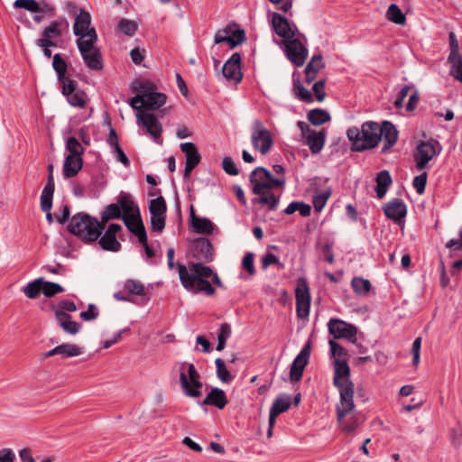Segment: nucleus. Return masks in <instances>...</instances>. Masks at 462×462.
I'll list each match as a JSON object with an SVG mask.
<instances>
[{
  "instance_id": "nucleus-1",
  "label": "nucleus",
  "mask_w": 462,
  "mask_h": 462,
  "mask_svg": "<svg viewBox=\"0 0 462 462\" xmlns=\"http://www.w3.org/2000/svg\"><path fill=\"white\" fill-rule=\"evenodd\" d=\"M332 365L334 367L333 384L338 390L340 400L337 405V418L343 430L352 432L357 427V421L346 424L344 419L355 408L354 383L350 380V367L347 364L346 348H330Z\"/></svg>"
},
{
  "instance_id": "nucleus-2",
  "label": "nucleus",
  "mask_w": 462,
  "mask_h": 462,
  "mask_svg": "<svg viewBox=\"0 0 462 462\" xmlns=\"http://www.w3.org/2000/svg\"><path fill=\"white\" fill-rule=\"evenodd\" d=\"M346 136L352 143V150L355 152L374 149L383 141L382 152H386L396 143L398 131L390 121H383L382 124L367 121L363 123L360 128H348Z\"/></svg>"
},
{
  "instance_id": "nucleus-3",
  "label": "nucleus",
  "mask_w": 462,
  "mask_h": 462,
  "mask_svg": "<svg viewBox=\"0 0 462 462\" xmlns=\"http://www.w3.org/2000/svg\"><path fill=\"white\" fill-rule=\"evenodd\" d=\"M180 280L183 287L193 293H204L211 296L215 293L211 282L217 287L222 282L217 273L201 263H189V266L178 265Z\"/></svg>"
},
{
  "instance_id": "nucleus-4",
  "label": "nucleus",
  "mask_w": 462,
  "mask_h": 462,
  "mask_svg": "<svg viewBox=\"0 0 462 462\" xmlns=\"http://www.w3.org/2000/svg\"><path fill=\"white\" fill-rule=\"evenodd\" d=\"M250 181L254 193L259 196L257 201L267 205L271 210H274L277 208L279 197H276L271 189L282 186L285 180L273 178L271 172L263 167H257L252 171Z\"/></svg>"
},
{
  "instance_id": "nucleus-5",
  "label": "nucleus",
  "mask_w": 462,
  "mask_h": 462,
  "mask_svg": "<svg viewBox=\"0 0 462 462\" xmlns=\"http://www.w3.org/2000/svg\"><path fill=\"white\" fill-rule=\"evenodd\" d=\"M134 90L138 91V94L132 97L129 102L134 110L139 111L142 108L156 110L166 103V95L155 91V87L152 83L148 81L139 82L134 87Z\"/></svg>"
},
{
  "instance_id": "nucleus-6",
  "label": "nucleus",
  "mask_w": 462,
  "mask_h": 462,
  "mask_svg": "<svg viewBox=\"0 0 462 462\" xmlns=\"http://www.w3.org/2000/svg\"><path fill=\"white\" fill-rule=\"evenodd\" d=\"M68 228L70 233L87 242L96 241L102 233L98 220L86 213L74 215Z\"/></svg>"
},
{
  "instance_id": "nucleus-7",
  "label": "nucleus",
  "mask_w": 462,
  "mask_h": 462,
  "mask_svg": "<svg viewBox=\"0 0 462 462\" xmlns=\"http://www.w3.org/2000/svg\"><path fill=\"white\" fill-rule=\"evenodd\" d=\"M441 152L442 146L440 143L434 138L419 141L412 152L414 162L412 171H420L428 169L430 162L439 156Z\"/></svg>"
},
{
  "instance_id": "nucleus-8",
  "label": "nucleus",
  "mask_w": 462,
  "mask_h": 462,
  "mask_svg": "<svg viewBox=\"0 0 462 462\" xmlns=\"http://www.w3.org/2000/svg\"><path fill=\"white\" fill-rule=\"evenodd\" d=\"M180 382L184 393L192 398L201 396L202 383L199 381V374L194 365L181 364L180 372Z\"/></svg>"
},
{
  "instance_id": "nucleus-9",
  "label": "nucleus",
  "mask_w": 462,
  "mask_h": 462,
  "mask_svg": "<svg viewBox=\"0 0 462 462\" xmlns=\"http://www.w3.org/2000/svg\"><path fill=\"white\" fill-rule=\"evenodd\" d=\"M251 143L254 149L262 155L267 154L273 145V138L271 132L265 128L263 123L259 119L253 122Z\"/></svg>"
},
{
  "instance_id": "nucleus-10",
  "label": "nucleus",
  "mask_w": 462,
  "mask_h": 462,
  "mask_svg": "<svg viewBox=\"0 0 462 462\" xmlns=\"http://www.w3.org/2000/svg\"><path fill=\"white\" fill-rule=\"evenodd\" d=\"M97 40L76 42L79 51L86 64L92 70L103 69V59L99 48L97 46Z\"/></svg>"
},
{
  "instance_id": "nucleus-11",
  "label": "nucleus",
  "mask_w": 462,
  "mask_h": 462,
  "mask_svg": "<svg viewBox=\"0 0 462 462\" xmlns=\"http://www.w3.org/2000/svg\"><path fill=\"white\" fill-rule=\"evenodd\" d=\"M91 15L88 12L80 9L73 23V33L76 42L98 40L96 29L91 24Z\"/></svg>"
},
{
  "instance_id": "nucleus-12",
  "label": "nucleus",
  "mask_w": 462,
  "mask_h": 462,
  "mask_svg": "<svg viewBox=\"0 0 462 462\" xmlns=\"http://www.w3.org/2000/svg\"><path fill=\"white\" fill-rule=\"evenodd\" d=\"M297 125L301 132L304 143L310 147L312 153H319L324 147L326 132L324 130L317 132L311 129L310 125L303 121H299Z\"/></svg>"
},
{
  "instance_id": "nucleus-13",
  "label": "nucleus",
  "mask_w": 462,
  "mask_h": 462,
  "mask_svg": "<svg viewBox=\"0 0 462 462\" xmlns=\"http://www.w3.org/2000/svg\"><path fill=\"white\" fill-rule=\"evenodd\" d=\"M297 315L300 319L310 314V293L308 282L305 278H298L295 289Z\"/></svg>"
},
{
  "instance_id": "nucleus-14",
  "label": "nucleus",
  "mask_w": 462,
  "mask_h": 462,
  "mask_svg": "<svg viewBox=\"0 0 462 462\" xmlns=\"http://www.w3.org/2000/svg\"><path fill=\"white\" fill-rule=\"evenodd\" d=\"M137 124L151 135L156 143L162 144V125L153 114L139 112L136 114Z\"/></svg>"
},
{
  "instance_id": "nucleus-15",
  "label": "nucleus",
  "mask_w": 462,
  "mask_h": 462,
  "mask_svg": "<svg viewBox=\"0 0 462 462\" xmlns=\"http://www.w3.org/2000/svg\"><path fill=\"white\" fill-rule=\"evenodd\" d=\"M245 41V33L242 29H235L233 25H226L218 30L214 36V42L219 44L226 42L231 49L238 46Z\"/></svg>"
},
{
  "instance_id": "nucleus-16",
  "label": "nucleus",
  "mask_w": 462,
  "mask_h": 462,
  "mask_svg": "<svg viewBox=\"0 0 462 462\" xmlns=\"http://www.w3.org/2000/svg\"><path fill=\"white\" fill-rule=\"evenodd\" d=\"M61 93L67 97V101L72 106L83 108L87 104L88 96L84 90L78 88V83L75 80L64 83Z\"/></svg>"
},
{
  "instance_id": "nucleus-17",
  "label": "nucleus",
  "mask_w": 462,
  "mask_h": 462,
  "mask_svg": "<svg viewBox=\"0 0 462 462\" xmlns=\"http://www.w3.org/2000/svg\"><path fill=\"white\" fill-rule=\"evenodd\" d=\"M328 330L336 338H345L351 344H356L357 329L351 324L339 319H331L328 323Z\"/></svg>"
},
{
  "instance_id": "nucleus-18",
  "label": "nucleus",
  "mask_w": 462,
  "mask_h": 462,
  "mask_svg": "<svg viewBox=\"0 0 462 462\" xmlns=\"http://www.w3.org/2000/svg\"><path fill=\"white\" fill-rule=\"evenodd\" d=\"M284 45L287 58L297 67L302 66L308 57V50L301 42L292 38L284 42Z\"/></svg>"
},
{
  "instance_id": "nucleus-19",
  "label": "nucleus",
  "mask_w": 462,
  "mask_h": 462,
  "mask_svg": "<svg viewBox=\"0 0 462 462\" xmlns=\"http://www.w3.org/2000/svg\"><path fill=\"white\" fill-rule=\"evenodd\" d=\"M271 23L275 33L283 39V42L295 37V29L287 18L279 13H272Z\"/></svg>"
},
{
  "instance_id": "nucleus-20",
  "label": "nucleus",
  "mask_w": 462,
  "mask_h": 462,
  "mask_svg": "<svg viewBox=\"0 0 462 462\" xmlns=\"http://www.w3.org/2000/svg\"><path fill=\"white\" fill-rule=\"evenodd\" d=\"M61 25V20H56L49 23L42 32V38L38 39L36 42L37 46L39 47H56L57 43L55 42L56 39L61 37L62 32L60 29Z\"/></svg>"
},
{
  "instance_id": "nucleus-21",
  "label": "nucleus",
  "mask_w": 462,
  "mask_h": 462,
  "mask_svg": "<svg viewBox=\"0 0 462 462\" xmlns=\"http://www.w3.org/2000/svg\"><path fill=\"white\" fill-rule=\"evenodd\" d=\"M14 6L31 13H41L48 16H53L55 14L54 6L44 0L40 2L36 0H15Z\"/></svg>"
},
{
  "instance_id": "nucleus-22",
  "label": "nucleus",
  "mask_w": 462,
  "mask_h": 462,
  "mask_svg": "<svg viewBox=\"0 0 462 462\" xmlns=\"http://www.w3.org/2000/svg\"><path fill=\"white\" fill-rule=\"evenodd\" d=\"M122 230L119 224H110L102 236H99V245L106 251L118 252L121 244L116 239V235Z\"/></svg>"
},
{
  "instance_id": "nucleus-23",
  "label": "nucleus",
  "mask_w": 462,
  "mask_h": 462,
  "mask_svg": "<svg viewBox=\"0 0 462 462\" xmlns=\"http://www.w3.org/2000/svg\"><path fill=\"white\" fill-rule=\"evenodd\" d=\"M192 256L199 261L210 262L214 252L210 241L206 237H199L193 241L191 245Z\"/></svg>"
},
{
  "instance_id": "nucleus-24",
  "label": "nucleus",
  "mask_w": 462,
  "mask_h": 462,
  "mask_svg": "<svg viewBox=\"0 0 462 462\" xmlns=\"http://www.w3.org/2000/svg\"><path fill=\"white\" fill-rule=\"evenodd\" d=\"M311 348H302L293 360L290 368V379L298 382L301 379L303 371L310 362Z\"/></svg>"
},
{
  "instance_id": "nucleus-25",
  "label": "nucleus",
  "mask_w": 462,
  "mask_h": 462,
  "mask_svg": "<svg viewBox=\"0 0 462 462\" xmlns=\"http://www.w3.org/2000/svg\"><path fill=\"white\" fill-rule=\"evenodd\" d=\"M241 56L239 53H233L223 66V75L230 81L238 83L241 81L243 74L241 71Z\"/></svg>"
},
{
  "instance_id": "nucleus-26",
  "label": "nucleus",
  "mask_w": 462,
  "mask_h": 462,
  "mask_svg": "<svg viewBox=\"0 0 462 462\" xmlns=\"http://www.w3.org/2000/svg\"><path fill=\"white\" fill-rule=\"evenodd\" d=\"M383 212L386 217L394 222L398 223L401 229L403 230V218H404V204L401 199H394L387 202L383 207Z\"/></svg>"
},
{
  "instance_id": "nucleus-27",
  "label": "nucleus",
  "mask_w": 462,
  "mask_h": 462,
  "mask_svg": "<svg viewBox=\"0 0 462 462\" xmlns=\"http://www.w3.org/2000/svg\"><path fill=\"white\" fill-rule=\"evenodd\" d=\"M122 219L128 230L137 236L139 242H145L146 231L141 219L140 212L134 215L122 216Z\"/></svg>"
},
{
  "instance_id": "nucleus-28",
  "label": "nucleus",
  "mask_w": 462,
  "mask_h": 462,
  "mask_svg": "<svg viewBox=\"0 0 462 462\" xmlns=\"http://www.w3.org/2000/svg\"><path fill=\"white\" fill-rule=\"evenodd\" d=\"M291 406V396L282 395L277 397L270 409L269 414V424L273 428L275 424L276 418L281 414L289 410Z\"/></svg>"
},
{
  "instance_id": "nucleus-29",
  "label": "nucleus",
  "mask_w": 462,
  "mask_h": 462,
  "mask_svg": "<svg viewBox=\"0 0 462 462\" xmlns=\"http://www.w3.org/2000/svg\"><path fill=\"white\" fill-rule=\"evenodd\" d=\"M83 160L82 157L66 156L63 163V175L65 178L69 179L75 177L82 169Z\"/></svg>"
},
{
  "instance_id": "nucleus-30",
  "label": "nucleus",
  "mask_w": 462,
  "mask_h": 462,
  "mask_svg": "<svg viewBox=\"0 0 462 462\" xmlns=\"http://www.w3.org/2000/svg\"><path fill=\"white\" fill-rule=\"evenodd\" d=\"M226 403L227 398L225 392L219 388H213L203 400L201 404L212 405L218 409H223Z\"/></svg>"
},
{
  "instance_id": "nucleus-31",
  "label": "nucleus",
  "mask_w": 462,
  "mask_h": 462,
  "mask_svg": "<svg viewBox=\"0 0 462 462\" xmlns=\"http://www.w3.org/2000/svg\"><path fill=\"white\" fill-rule=\"evenodd\" d=\"M190 221L193 230L198 234L209 235L213 232V224L208 218L199 217L195 215L193 208H190Z\"/></svg>"
},
{
  "instance_id": "nucleus-32",
  "label": "nucleus",
  "mask_w": 462,
  "mask_h": 462,
  "mask_svg": "<svg viewBox=\"0 0 462 462\" xmlns=\"http://www.w3.org/2000/svg\"><path fill=\"white\" fill-rule=\"evenodd\" d=\"M376 186L375 192L378 199H383L390 185L392 184V178L388 171H380L375 178Z\"/></svg>"
},
{
  "instance_id": "nucleus-33",
  "label": "nucleus",
  "mask_w": 462,
  "mask_h": 462,
  "mask_svg": "<svg viewBox=\"0 0 462 462\" xmlns=\"http://www.w3.org/2000/svg\"><path fill=\"white\" fill-rule=\"evenodd\" d=\"M117 203L120 207L122 216L134 215L140 212L138 206L128 194L121 193Z\"/></svg>"
},
{
  "instance_id": "nucleus-34",
  "label": "nucleus",
  "mask_w": 462,
  "mask_h": 462,
  "mask_svg": "<svg viewBox=\"0 0 462 462\" xmlns=\"http://www.w3.org/2000/svg\"><path fill=\"white\" fill-rule=\"evenodd\" d=\"M54 186L53 176H48L47 183L41 195L42 210H48L49 208H51Z\"/></svg>"
},
{
  "instance_id": "nucleus-35",
  "label": "nucleus",
  "mask_w": 462,
  "mask_h": 462,
  "mask_svg": "<svg viewBox=\"0 0 462 462\" xmlns=\"http://www.w3.org/2000/svg\"><path fill=\"white\" fill-rule=\"evenodd\" d=\"M52 67L55 72L57 73L58 80L63 85L67 81H71L72 79L66 77L67 72V63L62 59L61 55L57 53L53 56Z\"/></svg>"
},
{
  "instance_id": "nucleus-36",
  "label": "nucleus",
  "mask_w": 462,
  "mask_h": 462,
  "mask_svg": "<svg viewBox=\"0 0 462 462\" xmlns=\"http://www.w3.org/2000/svg\"><path fill=\"white\" fill-rule=\"evenodd\" d=\"M56 317L60 326L65 331L69 332L71 334H75L78 332L79 328V324L77 323L76 321L71 320V318L69 314H67L64 311H56Z\"/></svg>"
},
{
  "instance_id": "nucleus-37",
  "label": "nucleus",
  "mask_w": 462,
  "mask_h": 462,
  "mask_svg": "<svg viewBox=\"0 0 462 462\" xmlns=\"http://www.w3.org/2000/svg\"><path fill=\"white\" fill-rule=\"evenodd\" d=\"M82 354L81 348H52L44 353L42 356L48 358L54 356H60L61 359L77 356Z\"/></svg>"
},
{
  "instance_id": "nucleus-38",
  "label": "nucleus",
  "mask_w": 462,
  "mask_h": 462,
  "mask_svg": "<svg viewBox=\"0 0 462 462\" xmlns=\"http://www.w3.org/2000/svg\"><path fill=\"white\" fill-rule=\"evenodd\" d=\"M181 151L186 155V162L199 164L200 162V155L198 152L196 145L192 143H183L180 144Z\"/></svg>"
},
{
  "instance_id": "nucleus-39",
  "label": "nucleus",
  "mask_w": 462,
  "mask_h": 462,
  "mask_svg": "<svg viewBox=\"0 0 462 462\" xmlns=\"http://www.w3.org/2000/svg\"><path fill=\"white\" fill-rule=\"evenodd\" d=\"M308 120L314 125H321L330 120L329 114L319 108L312 109L308 113Z\"/></svg>"
},
{
  "instance_id": "nucleus-40",
  "label": "nucleus",
  "mask_w": 462,
  "mask_h": 462,
  "mask_svg": "<svg viewBox=\"0 0 462 462\" xmlns=\"http://www.w3.org/2000/svg\"><path fill=\"white\" fill-rule=\"evenodd\" d=\"M448 61L451 64L450 74L462 82V57L460 54H449Z\"/></svg>"
},
{
  "instance_id": "nucleus-41",
  "label": "nucleus",
  "mask_w": 462,
  "mask_h": 462,
  "mask_svg": "<svg viewBox=\"0 0 462 462\" xmlns=\"http://www.w3.org/2000/svg\"><path fill=\"white\" fill-rule=\"evenodd\" d=\"M149 210L152 216H165L167 210L165 199L162 196L152 199L150 201Z\"/></svg>"
},
{
  "instance_id": "nucleus-42",
  "label": "nucleus",
  "mask_w": 462,
  "mask_h": 462,
  "mask_svg": "<svg viewBox=\"0 0 462 462\" xmlns=\"http://www.w3.org/2000/svg\"><path fill=\"white\" fill-rule=\"evenodd\" d=\"M351 285L354 291L361 296L366 295L371 290V282L361 277H355L351 282Z\"/></svg>"
},
{
  "instance_id": "nucleus-43",
  "label": "nucleus",
  "mask_w": 462,
  "mask_h": 462,
  "mask_svg": "<svg viewBox=\"0 0 462 462\" xmlns=\"http://www.w3.org/2000/svg\"><path fill=\"white\" fill-rule=\"evenodd\" d=\"M124 288L131 295H136V296L145 295L144 285L137 280H134V279L127 280L124 284Z\"/></svg>"
},
{
  "instance_id": "nucleus-44",
  "label": "nucleus",
  "mask_w": 462,
  "mask_h": 462,
  "mask_svg": "<svg viewBox=\"0 0 462 462\" xmlns=\"http://www.w3.org/2000/svg\"><path fill=\"white\" fill-rule=\"evenodd\" d=\"M386 17L394 23L404 24V14L395 4L390 5L386 12Z\"/></svg>"
},
{
  "instance_id": "nucleus-45",
  "label": "nucleus",
  "mask_w": 462,
  "mask_h": 462,
  "mask_svg": "<svg viewBox=\"0 0 462 462\" xmlns=\"http://www.w3.org/2000/svg\"><path fill=\"white\" fill-rule=\"evenodd\" d=\"M42 289V278H38L29 282L24 288L23 292L29 299H35Z\"/></svg>"
},
{
  "instance_id": "nucleus-46",
  "label": "nucleus",
  "mask_w": 462,
  "mask_h": 462,
  "mask_svg": "<svg viewBox=\"0 0 462 462\" xmlns=\"http://www.w3.org/2000/svg\"><path fill=\"white\" fill-rule=\"evenodd\" d=\"M66 149L69 152V156L82 157L84 148L75 137H69L66 141Z\"/></svg>"
},
{
  "instance_id": "nucleus-47",
  "label": "nucleus",
  "mask_w": 462,
  "mask_h": 462,
  "mask_svg": "<svg viewBox=\"0 0 462 462\" xmlns=\"http://www.w3.org/2000/svg\"><path fill=\"white\" fill-rule=\"evenodd\" d=\"M215 363L217 366V377L223 383H230L232 381V375L230 372L226 369L224 360L221 358H217Z\"/></svg>"
},
{
  "instance_id": "nucleus-48",
  "label": "nucleus",
  "mask_w": 462,
  "mask_h": 462,
  "mask_svg": "<svg viewBox=\"0 0 462 462\" xmlns=\"http://www.w3.org/2000/svg\"><path fill=\"white\" fill-rule=\"evenodd\" d=\"M331 194L330 190H323L318 192L313 197V206L316 211L319 212L325 207L329 196Z\"/></svg>"
},
{
  "instance_id": "nucleus-49",
  "label": "nucleus",
  "mask_w": 462,
  "mask_h": 462,
  "mask_svg": "<svg viewBox=\"0 0 462 462\" xmlns=\"http://www.w3.org/2000/svg\"><path fill=\"white\" fill-rule=\"evenodd\" d=\"M419 174L414 177L412 180V186L416 189L418 194H422L425 190L427 179H428V173L426 170L418 171Z\"/></svg>"
},
{
  "instance_id": "nucleus-50",
  "label": "nucleus",
  "mask_w": 462,
  "mask_h": 462,
  "mask_svg": "<svg viewBox=\"0 0 462 462\" xmlns=\"http://www.w3.org/2000/svg\"><path fill=\"white\" fill-rule=\"evenodd\" d=\"M42 291L46 297H51L55 294L63 292L64 289L58 283L42 281Z\"/></svg>"
},
{
  "instance_id": "nucleus-51",
  "label": "nucleus",
  "mask_w": 462,
  "mask_h": 462,
  "mask_svg": "<svg viewBox=\"0 0 462 462\" xmlns=\"http://www.w3.org/2000/svg\"><path fill=\"white\" fill-rule=\"evenodd\" d=\"M118 28L125 34V35H128V36H133L136 30H137V25L133 21H130V20H126V19H123L119 22L118 23Z\"/></svg>"
},
{
  "instance_id": "nucleus-52",
  "label": "nucleus",
  "mask_w": 462,
  "mask_h": 462,
  "mask_svg": "<svg viewBox=\"0 0 462 462\" xmlns=\"http://www.w3.org/2000/svg\"><path fill=\"white\" fill-rule=\"evenodd\" d=\"M262 267L266 270L271 264H276L280 269L284 268V264L282 263L279 259L273 254H266L262 257L261 260Z\"/></svg>"
},
{
  "instance_id": "nucleus-53",
  "label": "nucleus",
  "mask_w": 462,
  "mask_h": 462,
  "mask_svg": "<svg viewBox=\"0 0 462 462\" xmlns=\"http://www.w3.org/2000/svg\"><path fill=\"white\" fill-rule=\"evenodd\" d=\"M224 171L231 176H236L239 174V170L231 157H225L222 162Z\"/></svg>"
},
{
  "instance_id": "nucleus-54",
  "label": "nucleus",
  "mask_w": 462,
  "mask_h": 462,
  "mask_svg": "<svg viewBox=\"0 0 462 462\" xmlns=\"http://www.w3.org/2000/svg\"><path fill=\"white\" fill-rule=\"evenodd\" d=\"M231 336V328L228 324H222L217 335V346H224L226 339Z\"/></svg>"
},
{
  "instance_id": "nucleus-55",
  "label": "nucleus",
  "mask_w": 462,
  "mask_h": 462,
  "mask_svg": "<svg viewBox=\"0 0 462 462\" xmlns=\"http://www.w3.org/2000/svg\"><path fill=\"white\" fill-rule=\"evenodd\" d=\"M446 247L450 250V256L453 257L455 253L462 249V229L459 230V238L450 239L446 244Z\"/></svg>"
},
{
  "instance_id": "nucleus-56",
  "label": "nucleus",
  "mask_w": 462,
  "mask_h": 462,
  "mask_svg": "<svg viewBox=\"0 0 462 462\" xmlns=\"http://www.w3.org/2000/svg\"><path fill=\"white\" fill-rule=\"evenodd\" d=\"M312 91L317 100L322 102L326 97L325 80L317 81L312 87Z\"/></svg>"
},
{
  "instance_id": "nucleus-57",
  "label": "nucleus",
  "mask_w": 462,
  "mask_h": 462,
  "mask_svg": "<svg viewBox=\"0 0 462 462\" xmlns=\"http://www.w3.org/2000/svg\"><path fill=\"white\" fill-rule=\"evenodd\" d=\"M426 398L423 393H417L410 401V403L406 404V411H411L417 408H420L425 402Z\"/></svg>"
},
{
  "instance_id": "nucleus-58",
  "label": "nucleus",
  "mask_w": 462,
  "mask_h": 462,
  "mask_svg": "<svg viewBox=\"0 0 462 462\" xmlns=\"http://www.w3.org/2000/svg\"><path fill=\"white\" fill-rule=\"evenodd\" d=\"M106 213V217L117 219L122 217V213L118 203L109 204L104 210Z\"/></svg>"
},
{
  "instance_id": "nucleus-59",
  "label": "nucleus",
  "mask_w": 462,
  "mask_h": 462,
  "mask_svg": "<svg viewBox=\"0 0 462 462\" xmlns=\"http://www.w3.org/2000/svg\"><path fill=\"white\" fill-rule=\"evenodd\" d=\"M295 95L304 102H311V93L304 88L301 84L295 86Z\"/></svg>"
},
{
  "instance_id": "nucleus-60",
  "label": "nucleus",
  "mask_w": 462,
  "mask_h": 462,
  "mask_svg": "<svg viewBox=\"0 0 462 462\" xmlns=\"http://www.w3.org/2000/svg\"><path fill=\"white\" fill-rule=\"evenodd\" d=\"M243 268L245 269L250 275H254L255 273V269L254 266V254L247 253L242 262Z\"/></svg>"
},
{
  "instance_id": "nucleus-61",
  "label": "nucleus",
  "mask_w": 462,
  "mask_h": 462,
  "mask_svg": "<svg viewBox=\"0 0 462 462\" xmlns=\"http://www.w3.org/2000/svg\"><path fill=\"white\" fill-rule=\"evenodd\" d=\"M165 219H166L165 216H160V217L152 216L151 217L152 230L161 232L165 226Z\"/></svg>"
},
{
  "instance_id": "nucleus-62",
  "label": "nucleus",
  "mask_w": 462,
  "mask_h": 462,
  "mask_svg": "<svg viewBox=\"0 0 462 462\" xmlns=\"http://www.w3.org/2000/svg\"><path fill=\"white\" fill-rule=\"evenodd\" d=\"M98 313L96 311V307L94 304H89L88 310L82 311L80 313V318L83 320L89 321L97 318Z\"/></svg>"
},
{
  "instance_id": "nucleus-63",
  "label": "nucleus",
  "mask_w": 462,
  "mask_h": 462,
  "mask_svg": "<svg viewBox=\"0 0 462 462\" xmlns=\"http://www.w3.org/2000/svg\"><path fill=\"white\" fill-rule=\"evenodd\" d=\"M59 310L57 311H69V312H74L77 310V307L75 303L72 300H63L59 302Z\"/></svg>"
},
{
  "instance_id": "nucleus-64",
  "label": "nucleus",
  "mask_w": 462,
  "mask_h": 462,
  "mask_svg": "<svg viewBox=\"0 0 462 462\" xmlns=\"http://www.w3.org/2000/svg\"><path fill=\"white\" fill-rule=\"evenodd\" d=\"M15 455L10 448H3L0 450V462H14Z\"/></svg>"
}]
</instances>
